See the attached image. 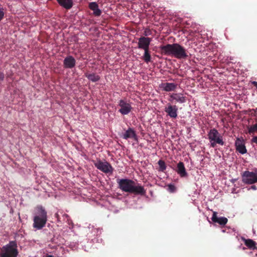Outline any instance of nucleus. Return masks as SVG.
Listing matches in <instances>:
<instances>
[{
    "label": "nucleus",
    "instance_id": "1",
    "mask_svg": "<svg viewBox=\"0 0 257 257\" xmlns=\"http://www.w3.org/2000/svg\"><path fill=\"white\" fill-rule=\"evenodd\" d=\"M117 183L118 188L123 192L141 196H144L146 194V190L144 186L132 179H118Z\"/></svg>",
    "mask_w": 257,
    "mask_h": 257
},
{
    "label": "nucleus",
    "instance_id": "2",
    "mask_svg": "<svg viewBox=\"0 0 257 257\" xmlns=\"http://www.w3.org/2000/svg\"><path fill=\"white\" fill-rule=\"evenodd\" d=\"M160 50L162 54L173 56L177 59H185L188 57L186 50L178 43L161 46Z\"/></svg>",
    "mask_w": 257,
    "mask_h": 257
},
{
    "label": "nucleus",
    "instance_id": "3",
    "mask_svg": "<svg viewBox=\"0 0 257 257\" xmlns=\"http://www.w3.org/2000/svg\"><path fill=\"white\" fill-rule=\"evenodd\" d=\"M35 215L33 219V227L37 229L43 228L47 221V212L42 206H38L36 208Z\"/></svg>",
    "mask_w": 257,
    "mask_h": 257
},
{
    "label": "nucleus",
    "instance_id": "4",
    "mask_svg": "<svg viewBox=\"0 0 257 257\" xmlns=\"http://www.w3.org/2000/svg\"><path fill=\"white\" fill-rule=\"evenodd\" d=\"M1 251V257H17L19 251L16 241H10L8 244L2 247Z\"/></svg>",
    "mask_w": 257,
    "mask_h": 257
},
{
    "label": "nucleus",
    "instance_id": "5",
    "mask_svg": "<svg viewBox=\"0 0 257 257\" xmlns=\"http://www.w3.org/2000/svg\"><path fill=\"white\" fill-rule=\"evenodd\" d=\"M208 139L210 143V147L214 148L216 144L221 146L224 145L222 136L215 128L210 130L208 134Z\"/></svg>",
    "mask_w": 257,
    "mask_h": 257
},
{
    "label": "nucleus",
    "instance_id": "6",
    "mask_svg": "<svg viewBox=\"0 0 257 257\" xmlns=\"http://www.w3.org/2000/svg\"><path fill=\"white\" fill-rule=\"evenodd\" d=\"M242 181L246 184H253L257 182V170L254 172L244 171L242 175Z\"/></svg>",
    "mask_w": 257,
    "mask_h": 257
},
{
    "label": "nucleus",
    "instance_id": "7",
    "mask_svg": "<svg viewBox=\"0 0 257 257\" xmlns=\"http://www.w3.org/2000/svg\"><path fill=\"white\" fill-rule=\"evenodd\" d=\"M95 167L104 173H112L113 168L111 165L107 162H102L101 160H98L94 163Z\"/></svg>",
    "mask_w": 257,
    "mask_h": 257
},
{
    "label": "nucleus",
    "instance_id": "8",
    "mask_svg": "<svg viewBox=\"0 0 257 257\" xmlns=\"http://www.w3.org/2000/svg\"><path fill=\"white\" fill-rule=\"evenodd\" d=\"M118 105L120 107L118 111L122 115H127L132 111L131 105L124 99L120 100L118 102Z\"/></svg>",
    "mask_w": 257,
    "mask_h": 257
},
{
    "label": "nucleus",
    "instance_id": "9",
    "mask_svg": "<svg viewBox=\"0 0 257 257\" xmlns=\"http://www.w3.org/2000/svg\"><path fill=\"white\" fill-rule=\"evenodd\" d=\"M152 39L149 37H141L139 39L138 48L143 49L144 51L149 50V46Z\"/></svg>",
    "mask_w": 257,
    "mask_h": 257
},
{
    "label": "nucleus",
    "instance_id": "10",
    "mask_svg": "<svg viewBox=\"0 0 257 257\" xmlns=\"http://www.w3.org/2000/svg\"><path fill=\"white\" fill-rule=\"evenodd\" d=\"M167 114L173 118H176L177 117L178 107L176 105H172L171 104H168L164 109Z\"/></svg>",
    "mask_w": 257,
    "mask_h": 257
},
{
    "label": "nucleus",
    "instance_id": "11",
    "mask_svg": "<svg viewBox=\"0 0 257 257\" xmlns=\"http://www.w3.org/2000/svg\"><path fill=\"white\" fill-rule=\"evenodd\" d=\"M76 65V60L72 56H67L63 61V66L65 68L72 69Z\"/></svg>",
    "mask_w": 257,
    "mask_h": 257
},
{
    "label": "nucleus",
    "instance_id": "12",
    "mask_svg": "<svg viewBox=\"0 0 257 257\" xmlns=\"http://www.w3.org/2000/svg\"><path fill=\"white\" fill-rule=\"evenodd\" d=\"M217 213L214 211L211 218L212 221L214 223H217L221 226H224L228 221L227 218L225 217H218L217 216Z\"/></svg>",
    "mask_w": 257,
    "mask_h": 257
},
{
    "label": "nucleus",
    "instance_id": "13",
    "mask_svg": "<svg viewBox=\"0 0 257 257\" xmlns=\"http://www.w3.org/2000/svg\"><path fill=\"white\" fill-rule=\"evenodd\" d=\"M121 137L125 140L134 139L135 140H137V136L135 131L131 127H129L128 129L121 136Z\"/></svg>",
    "mask_w": 257,
    "mask_h": 257
},
{
    "label": "nucleus",
    "instance_id": "14",
    "mask_svg": "<svg viewBox=\"0 0 257 257\" xmlns=\"http://www.w3.org/2000/svg\"><path fill=\"white\" fill-rule=\"evenodd\" d=\"M170 99L169 101L175 100L176 102H178L183 103L186 102V97L183 96L182 94L173 93L170 95Z\"/></svg>",
    "mask_w": 257,
    "mask_h": 257
},
{
    "label": "nucleus",
    "instance_id": "15",
    "mask_svg": "<svg viewBox=\"0 0 257 257\" xmlns=\"http://www.w3.org/2000/svg\"><path fill=\"white\" fill-rule=\"evenodd\" d=\"M176 171L181 177H185L187 176V173L186 171L184 164L182 162H179L178 163Z\"/></svg>",
    "mask_w": 257,
    "mask_h": 257
},
{
    "label": "nucleus",
    "instance_id": "16",
    "mask_svg": "<svg viewBox=\"0 0 257 257\" xmlns=\"http://www.w3.org/2000/svg\"><path fill=\"white\" fill-rule=\"evenodd\" d=\"M235 145L236 147V151L241 154L246 153L247 150L244 144L239 139H237L235 142Z\"/></svg>",
    "mask_w": 257,
    "mask_h": 257
},
{
    "label": "nucleus",
    "instance_id": "17",
    "mask_svg": "<svg viewBox=\"0 0 257 257\" xmlns=\"http://www.w3.org/2000/svg\"><path fill=\"white\" fill-rule=\"evenodd\" d=\"M59 5L66 10L70 9L73 6V0H56Z\"/></svg>",
    "mask_w": 257,
    "mask_h": 257
},
{
    "label": "nucleus",
    "instance_id": "18",
    "mask_svg": "<svg viewBox=\"0 0 257 257\" xmlns=\"http://www.w3.org/2000/svg\"><path fill=\"white\" fill-rule=\"evenodd\" d=\"M89 8L93 11V14L95 16H100L101 11L98 8V4L95 2H91L89 4Z\"/></svg>",
    "mask_w": 257,
    "mask_h": 257
},
{
    "label": "nucleus",
    "instance_id": "19",
    "mask_svg": "<svg viewBox=\"0 0 257 257\" xmlns=\"http://www.w3.org/2000/svg\"><path fill=\"white\" fill-rule=\"evenodd\" d=\"M177 84L174 83H165L162 84L163 89L167 92L174 91L177 88Z\"/></svg>",
    "mask_w": 257,
    "mask_h": 257
},
{
    "label": "nucleus",
    "instance_id": "20",
    "mask_svg": "<svg viewBox=\"0 0 257 257\" xmlns=\"http://www.w3.org/2000/svg\"><path fill=\"white\" fill-rule=\"evenodd\" d=\"M85 76L88 80L90 81L96 82L100 80V76L96 74L95 73H85Z\"/></svg>",
    "mask_w": 257,
    "mask_h": 257
},
{
    "label": "nucleus",
    "instance_id": "21",
    "mask_svg": "<svg viewBox=\"0 0 257 257\" xmlns=\"http://www.w3.org/2000/svg\"><path fill=\"white\" fill-rule=\"evenodd\" d=\"M244 244L247 247L251 249L254 250L257 249L256 242L251 239H244Z\"/></svg>",
    "mask_w": 257,
    "mask_h": 257
},
{
    "label": "nucleus",
    "instance_id": "22",
    "mask_svg": "<svg viewBox=\"0 0 257 257\" xmlns=\"http://www.w3.org/2000/svg\"><path fill=\"white\" fill-rule=\"evenodd\" d=\"M248 133L250 135L257 134V123L247 126Z\"/></svg>",
    "mask_w": 257,
    "mask_h": 257
},
{
    "label": "nucleus",
    "instance_id": "23",
    "mask_svg": "<svg viewBox=\"0 0 257 257\" xmlns=\"http://www.w3.org/2000/svg\"><path fill=\"white\" fill-rule=\"evenodd\" d=\"M142 58L147 63H148L151 61V56L149 52V50L144 51V54Z\"/></svg>",
    "mask_w": 257,
    "mask_h": 257
},
{
    "label": "nucleus",
    "instance_id": "24",
    "mask_svg": "<svg viewBox=\"0 0 257 257\" xmlns=\"http://www.w3.org/2000/svg\"><path fill=\"white\" fill-rule=\"evenodd\" d=\"M158 165L160 167V171L163 172L166 170V166L164 161L161 160H159L158 161Z\"/></svg>",
    "mask_w": 257,
    "mask_h": 257
},
{
    "label": "nucleus",
    "instance_id": "25",
    "mask_svg": "<svg viewBox=\"0 0 257 257\" xmlns=\"http://www.w3.org/2000/svg\"><path fill=\"white\" fill-rule=\"evenodd\" d=\"M168 190L170 193H174L176 191V187L173 184H169L168 185Z\"/></svg>",
    "mask_w": 257,
    "mask_h": 257
},
{
    "label": "nucleus",
    "instance_id": "26",
    "mask_svg": "<svg viewBox=\"0 0 257 257\" xmlns=\"http://www.w3.org/2000/svg\"><path fill=\"white\" fill-rule=\"evenodd\" d=\"M5 78V73L0 71V82L4 81Z\"/></svg>",
    "mask_w": 257,
    "mask_h": 257
},
{
    "label": "nucleus",
    "instance_id": "27",
    "mask_svg": "<svg viewBox=\"0 0 257 257\" xmlns=\"http://www.w3.org/2000/svg\"><path fill=\"white\" fill-rule=\"evenodd\" d=\"M4 12L3 9H0V21L4 18Z\"/></svg>",
    "mask_w": 257,
    "mask_h": 257
},
{
    "label": "nucleus",
    "instance_id": "28",
    "mask_svg": "<svg viewBox=\"0 0 257 257\" xmlns=\"http://www.w3.org/2000/svg\"><path fill=\"white\" fill-rule=\"evenodd\" d=\"M251 143L257 144V136H253L251 140Z\"/></svg>",
    "mask_w": 257,
    "mask_h": 257
},
{
    "label": "nucleus",
    "instance_id": "29",
    "mask_svg": "<svg viewBox=\"0 0 257 257\" xmlns=\"http://www.w3.org/2000/svg\"><path fill=\"white\" fill-rule=\"evenodd\" d=\"M251 84L257 88V81H252Z\"/></svg>",
    "mask_w": 257,
    "mask_h": 257
},
{
    "label": "nucleus",
    "instance_id": "30",
    "mask_svg": "<svg viewBox=\"0 0 257 257\" xmlns=\"http://www.w3.org/2000/svg\"><path fill=\"white\" fill-rule=\"evenodd\" d=\"M250 188L253 189V190H256V189H257L256 186H255V185H252L251 186Z\"/></svg>",
    "mask_w": 257,
    "mask_h": 257
},
{
    "label": "nucleus",
    "instance_id": "31",
    "mask_svg": "<svg viewBox=\"0 0 257 257\" xmlns=\"http://www.w3.org/2000/svg\"><path fill=\"white\" fill-rule=\"evenodd\" d=\"M46 257H53L52 255L47 254Z\"/></svg>",
    "mask_w": 257,
    "mask_h": 257
}]
</instances>
